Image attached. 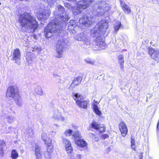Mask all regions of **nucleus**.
I'll use <instances>...</instances> for the list:
<instances>
[{"mask_svg": "<svg viewBox=\"0 0 159 159\" xmlns=\"http://www.w3.org/2000/svg\"><path fill=\"white\" fill-rule=\"evenodd\" d=\"M18 21L22 27L32 29L33 31H34L38 26L36 19L29 13H24L21 15L20 16Z\"/></svg>", "mask_w": 159, "mask_h": 159, "instance_id": "f257e3e1", "label": "nucleus"}, {"mask_svg": "<svg viewBox=\"0 0 159 159\" xmlns=\"http://www.w3.org/2000/svg\"><path fill=\"white\" fill-rule=\"evenodd\" d=\"M94 10L96 11V15L98 16L104 15L110 9L109 5L103 1H99L93 6Z\"/></svg>", "mask_w": 159, "mask_h": 159, "instance_id": "f03ea898", "label": "nucleus"}, {"mask_svg": "<svg viewBox=\"0 0 159 159\" xmlns=\"http://www.w3.org/2000/svg\"><path fill=\"white\" fill-rule=\"evenodd\" d=\"M108 28V22L105 20H102L99 22L91 31L94 34V36L99 37L100 34L102 31H104Z\"/></svg>", "mask_w": 159, "mask_h": 159, "instance_id": "7ed1b4c3", "label": "nucleus"}, {"mask_svg": "<svg viewBox=\"0 0 159 159\" xmlns=\"http://www.w3.org/2000/svg\"><path fill=\"white\" fill-rule=\"evenodd\" d=\"M60 26L58 24L56 23H49L47 26L45 28L44 33L46 38H50L52 35V33H56L60 29Z\"/></svg>", "mask_w": 159, "mask_h": 159, "instance_id": "20e7f679", "label": "nucleus"}, {"mask_svg": "<svg viewBox=\"0 0 159 159\" xmlns=\"http://www.w3.org/2000/svg\"><path fill=\"white\" fill-rule=\"evenodd\" d=\"M73 98L76 101V104L80 107L87 108L88 102L84 100L82 96L78 93L75 94L73 96Z\"/></svg>", "mask_w": 159, "mask_h": 159, "instance_id": "39448f33", "label": "nucleus"}, {"mask_svg": "<svg viewBox=\"0 0 159 159\" xmlns=\"http://www.w3.org/2000/svg\"><path fill=\"white\" fill-rule=\"evenodd\" d=\"M65 39L63 37L59 38L56 45L57 52L58 54L57 57H61L63 52V48L65 45Z\"/></svg>", "mask_w": 159, "mask_h": 159, "instance_id": "423d86ee", "label": "nucleus"}, {"mask_svg": "<svg viewBox=\"0 0 159 159\" xmlns=\"http://www.w3.org/2000/svg\"><path fill=\"white\" fill-rule=\"evenodd\" d=\"M19 94L18 90L15 87L10 86L7 89L6 96L8 98H13L14 99Z\"/></svg>", "mask_w": 159, "mask_h": 159, "instance_id": "0eeeda50", "label": "nucleus"}, {"mask_svg": "<svg viewBox=\"0 0 159 159\" xmlns=\"http://www.w3.org/2000/svg\"><path fill=\"white\" fill-rule=\"evenodd\" d=\"M93 0H80L77 2L78 7L82 10L85 9L89 6Z\"/></svg>", "mask_w": 159, "mask_h": 159, "instance_id": "6e6552de", "label": "nucleus"}, {"mask_svg": "<svg viewBox=\"0 0 159 159\" xmlns=\"http://www.w3.org/2000/svg\"><path fill=\"white\" fill-rule=\"evenodd\" d=\"M149 53L151 57L157 62H159V51L158 50H155L154 49L150 48L149 49Z\"/></svg>", "mask_w": 159, "mask_h": 159, "instance_id": "1a4fd4ad", "label": "nucleus"}, {"mask_svg": "<svg viewBox=\"0 0 159 159\" xmlns=\"http://www.w3.org/2000/svg\"><path fill=\"white\" fill-rule=\"evenodd\" d=\"M119 129L123 137L125 136L128 132V129L125 124L123 122H120L119 125Z\"/></svg>", "mask_w": 159, "mask_h": 159, "instance_id": "9d476101", "label": "nucleus"}, {"mask_svg": "<svg viewBox=\"0 0 159 159\" xmlns=\"http://www.w3.org/2000/svg\"><path fill=\"white\" fill-rule=\"evenodd\" d=\"M82 78L80 77H78L75 78L72 81V84L69 87L70 90H72L75 87L80 84Z\"/></svg>", "mask_w": 159, "mask_h": 159, "instance_id": "9b49d317", "label": "nucleus"}, {"mask_svg": "<svg viewBox=\"0 0 159 159\" xmlns=\"http://www.w3.org/2000/svg\"><path fill=\"white\" fill-rule=\"evenodd\" d=\"M63 141L65 144L66 149L67 153H71L73 150L70 142L66 139H63Z\"/></svg>", "mask_w": 159, "mask_h": 159, "instance_id": "f8f14e48", "label": "nucleus"}, {"mask_svg": "<svg viewBox=\"0 0 159 159\" xmlns=\"http://www.w3.org/2000/svg\"><path fill=\"white\" fill-rule=\"evenodd\" d=\"M52 118L55 120L57 121H63L65 120V118L62 116L60 113L58 112L55 113L53 115Z\"/></svg>", "mask_w": 159, "mask_h": 159, "instance_id": "ddd939ff", "label": "nucleus"}, {"mask_svg": "<svg viewBox=\"0 0 159 159\" xmlns=\"http://www.w3.org/2000/svg\"><path fill=\"white\" fill-rule=\"evenodd\" d=\"M41 137L46 145H47L52 144V140L48 137L46 134L43 133L42 134Z\"/></svg>", "mask_w": 159, "mask_h": 159, "instance_id": "4468645a", "label": "nucleus"}, {"mask_svg": "<svg viewBox=\"0 0 159 159\" xmlns=\"http://www.w3.org/2000/svg\"><path fill=\"white\" fill-rule=\"evenodd\" d=\"M50 12L49 11L45 10L44 13V15L43 16V14L42 13H38L37 15V17L38 19L42 20L43 19H46L50 16Z\"/></svg>", "mask_w": 159, "mask_h": 159, "instance_id": "2eb2a0df", "label": "nucleus"}, {"mask_svg": "<svg viewBox=\"0 0 159 159\" xmlns=\"http://www.w3.org/2000/svg\"><path fill=\"white\" fill-rule=\"evenodd\" d=\"M20 57V50L19 48H16L14 51L12 55V58L15 60H19Z\"/></svg>", "mask_w": 159, "mask_h": 159, "instance_id": "dca6fc26", "label": "nucleus"}, {"mask_svg": "<svg viewBox=\"0 0 159 159\" xmlns=\"http://www.w3.org/2000/svg\"><path fill=\"white\" fill-rule=\"evenodd\" d=\"M75 142L77 145L80 147L84 148L87 147V145L86 142L82 139H78Z\"/></svg>", "mask_w": 159, "mask_h": 159, "instance_id": "f3484780", "label": "nucleus"}, {"mask_svg": "<svg viewBox=\"0 0 159 159\" xmlns=\"http://www.w3.org/2000/svg\"><path fill=\"white\" fill-rule=\"evenodd\" d=\"M74 39H75L77 40L84 41H85L86 39V38L84 35L83 34L81 33L76 35L74 37Z\"/></svg>", "mask_w": 159, "mask_h": 159, "instance_id": "a211bd4d", "label": "nucleus"}, {"mask_svg": "<svg viewBox=\"0 0 159 159\" xmlns=\"http://www.w3.org/2000/svg\"><path fill=\"white\" fill-rule=\"evenodd\" d=\"M121 6L125 13L128 14L130 13L131 10L129 6L123 3H121Z\"/></svg>", "mask_w": 159, "mask_h": 159, "instance_id": "6ab92c4d", "label": "nucleus"}, {"mask_svg": "<svg viewBox=\"0 0 159 159\" xmlns=\"http://www.w3.org/2000/svg\"><path fill=\"white\" fill-rule=\"evenodd\" d=\"M17 105L20 107L23 104V102L22 98H21L20 94H19L16 98L14 99Z\"/></svg>", "mask_w": 159, "mask_h": 159, "instance_id": "aec40b11", "label": "nucleus"}, {"mask_svg": "<svg viewBox=\"0 0 159 159\" xmlns=\"http://www.w3.org/2000/svg\"><path fill=\"white\" fill-rule=\"evenodd\" d=\"M35 154L36 157V159H41V155L40 151V148L36 146L35 147Z\"/></svg>", "mask_w": 159, "mask_h": 159, "instance_id": "412c9836", "label": "nucleus"}, {"mask_svg": "<svg viewBox=\"0 0 159 159\" xmlns=\"http://www.w3.org/2000/svg\"><path fill=\"white\" fill-rule=\"evenodd\" d=\"M95 42V45L97 46H99L100 48L103 47V45H105L104 43L103 42L102 40L99 38H97Z\"/></svg>", "mask_w": 159, "mask_h": 159, "instance_id": "4be33fe9", "label": "nucleus"}, {"mask_svg": "<svg viewBox=\"0 0 159 159\" xmlns=\"http://www.w3.org/2000/svg\"><path fill=\"white\" fill-rule=\"evenodd\" d=\"M82 9L78 7L77 5H76V7H74L73 9V12L75 15H77L81 12Z\"/></svg>", "mask_w": 159, "mask_h": 159, "instance_id": "5701e85b", "label": "nucleus"}, {"mask_svg": "<svg viewBox=\"0 0 159 159\" xmlns=\"http://www.w3.org/2000/svg\"><path fill=\"white\" fill-rule=\"evenodd\" d=\"M18 157V154L16 150L15 149L12 150L11 154V158L12 159H16Z\"/></svg>", "mask_w": 159, "mask_h": 159, "instance_id": "b1692460", "label": "nucleus"}, {"mask_svg": "<svg viewBox=\"0 0 159 159\" xmlns=\"http://www.w3.org/2000/svg\"><path fill=\"white\" fill-rule=\"evenodd\" d=\"M86 19L87 20V25H91L94 20L93 17L91 16H86Z\"/></svg>", "mask_w": 159, "mask_h": 159, "instance_id": "393cba45", "label": "nucleus"}, {"mask_svg": "<svg viewBox=\"0 0 159 159\" xmlns=\"http://www.w3.org/2000/svg\"><path fill=\"white\" fill-rule=\"evenodd\" d=\"M93 109L95 113L98 115L100 116L101 114V112L100 111L98 108V106L96 105H93Z\"/></svg>", "mask_w": 159, "mask_h": 159, "instance_id": "a878e982", "label": "nucleus"}, {"mask_svg": "<svg viewBox=\"0 0 159 159\" xmlns=\"http://www.w3.org/2000/svg\"><path fill=\"white\" fill-rule=\"evenodd\" d=\"M35 92L37 94L41 95L42 93V90L39 86H38L34 89Z\"/></svg>", "mask_w": 159, "mask_h": 159, "instance_id": "bb28decb", "label": "nucleus"}, {"mask_svg": "<svg viewBox=\"0 0 159 159\" xmlns=\"http://www.w3.org/2000/svg\"><path fill=\"white\" fill-rule=\"evenodd\" d=\"M87 20L86 19V16L80 18L79 20V22L80 23L83 25H87Z\"/></svg>", "mask_w": 159, "mask_h": 159, "instance_id": "cd10ccee", "label": "nucleus"}, {"mask_svg": "<svg viewBox=\"0 0 159 159\" xmlns=\"http://www.w3.org/2000/svg\"><path fill=\"white\" fill-rule=\"evenodd\" d=\"M91 125L92 128L98 130V129H99L100 125L98 124L96 122L93 121Z\"/></svg>", "mask_w": 159, "mask_h": 159, "instance_id": "c85d7f7f", "label": "nucleus"}, {"mask_svg": "<svg viewBox=\"0 0 159 159\" xmlns=\"http://www.w3.org/2000/svg\"><path fill=\"white\" fill-rule=\"evenodd\" d=\"M69 19V16L66 14H64L60 16V19L63 21L67 20Z\"/></svg>", "mask_w": 159, "mask_h": 159, "instance_id": "c756f323", "label": "nucleus"}, {"mask_svg": "<svg viewBox=\"0 0 159 159\" xmlns=\"http://www.w3.org/2000/svg\"><path fill=\"white\" fill-rule=\"evenodd\" d=\"M143 157V153L142 152L136 153L135 155V159H142Z\"/></svg>", "mask_w": 159, "mask_h": 159, "instance_id": "7c9ffc66", "label": "nucleus"}, {"mask_svg": "<svg viewBox=\"0 0 159 159\" xmlns=\"http://www.w3.org/2000/svg\"><path fill=\"white\" fill-rule=\"evenodd\" d=\"M26 133L29 136L31 137L34 134L33 130L31 128H29L26 130Z\"/></svg>", "mask_w": 159, "mask_h": 159, "instance_id": "2f4dec72", "label": "nucleus"}, {"mask_svg": "<svg viewBox=\"0 0 159 159\" xmlns=\"http://www.w3.org/2000/svg\"><path fill=\"white\" fill-rule=\"evenodd\" d=\"M72 132V130L71 129H67L64 132V134L67 136H69L71 135Z\"/></svg>", "mask_w": 159, "mask_h": 159, "instance_id": "473e14b6", "label": "nucleus"}, {"mask_svg": "<svg viewBox=\"0 0 159 159\" xmlns=\"http://www.w3.org/2000/svg\"><path fill=\"white\" fill-rule=\"evenodd\" d=\"M89 136L92 138L94 141H97L98 140V137L96 136L94 134L92 133L89 134Z\"/></svg>", "mask_w": 159, "mask_h": 159, "instance_id": "72a5a7b5", "label": "nucleus"}, {"mask_svg": "<svg viewBox=\"0 0 159 159\" xmlns=\"http://www.w3.org/2000/svg\"><path fill=\"white\" fill-rule=\"evenodd\" d=\"M7 119L8 122L9 123L13 122L14 120V118L13 116H8Z\"/></svg>", "mask_w": 159, "mask_h": 159, "instance_id": "f704fd0d", "label": "nucleus"}, {"mask_svg": "<svg viewBox=\"0 0 159 159\" xmlns=\"http://www.w3.org/2000/svg\"><path fill=\"white\" fill-rule=\"evenodd\" d=\"M53 146L52 144L47 145V151L48 152H51L53 151Z\"/></svg>", "mask_w": 159, "mask_h": 159, "instance_id": "c9c22d12", "label": "nucleus"}, {"mask_svg": "<svg viewBox=\"0 0 159 159\" xmlns=\"http://www.w3.org/2000/svg\"><path fill=\"white\" fill-rule=\"evenodd\" d=\"M80 134L79 131H77L73 134V136L76 140H77V138L80 137Z\"/></svg>", "mask_w": 159, "mask_h": 159, "instance_id": "e433bc0d", "label": "nucleus"}, {"mask_svg": "<svg viewBox=\"0 0 159 159\" xmlns=\"http://www.w3.org/2000/svg\"><path fill=\"white\" fill-rule=\"evenodd\" d=\"M98 130H99L100 132H103L105 131V127L103 125H100L99 129H98Z\"/></svg>", "mask_w": 159, "mask_h": 159, "instance_id": "4c0bfd02", "label": "nucleus"}, {"mask_svg": "<svg viewBox=\"0 0 159 159\" xmlns=\"http://www.w3.org/2000/svg\"><path fill=\"white\" fill-rule=\"evenodd\" d=\"M119 62L120 63V64L121 65H122V66H123V64L124 63V60L123 59V57L122 55H119Z\"/></svg>", "mask_w": 159, "mask_h": 159, "instance_id": "58836bf2", "label": "nucleus"}, {"mask_svg": "<svg viewBox=\"0 0 159 159\" xmlns=\"http://www.w3.org/2000/svg\"><path fill=\"white\" fill-rule=\"evenodd\" d=\"M85 61L88 64H89L92 65L94 64L95 61L91 59H86Z\"/></svg>", "mask_w": 159, "mask_h": 159, "instance_id": "ea45409f", "label": "nucleus"}, {"mask_svg": "<svg viewBox=\"0 0 159 159\" xmlns=\"http://www.w3.org/2000/svg\"><path fill=\"white\" fill-rule=\"evenodd\" d=\"M135 142L134 139H133L132 137L131 138V147L132 149H135Z\"/></svg>", "mask_w": 159, "mask_h": 159, "instance_id": "a19ab883", "label": "nucleus"}, {"mask_svg": "<svg viewBox=\"0 0 159 159\" xmlns=\"http://www.w3.org/2000/svg\"><path fill=\"white\" fill-rule=\"evenodd\" d=\"M32 55V54L30 52H28L26 54V59L28 61H29L32 59L31 57H29V56H30Z\"/></svg>", "mask_w": 159, "mask_h": 159, "instance_id": "79ce46f5", "label": "nucleus"}, {"mask_svg": "<svg viewBox=\"0 0 159 159\" xmlns=\"http://www.w3.org/2000/svg\"><path fill=\"white\" fill-rule=\"evenodd\" d=\"M120 25V22H118V25L117 26H115V30H116L117 31L120 28V26L119 25Z\"/></svg>", "mask_w": 159, "mask_h": 159, "instance_id": "37998d69", "label": "nucleus"}, {"mask_svg": "<svg viewBox=\"0 0 159 159\" xmlns=\"http://www.w3.org/2000/svg\"><path fill=\"white\" fill-rule=\"evenodd\" d=\"M64 7L61 5H59L58 7V9L59 11H62L64 9Z\"/></svg>", "mask_w": 159, "mask_h": 159, "instance_id": "c03bdc74", "label": "nucleus"}, {"mask_svg": "<svg viewBox=\"0 0 159 159\" xmlns=\"http://www.w3.org/2000/svg\"><path fill=\"white\" fill-rule=\"evenodd\" d=\"M102 137L103 139H104L106 138H108V135L107 134H104L102 135Z\"/></svg>", "mask_w": 159, "mask_h": 159, "instance_id": "a18cd8bd", "label": "nucleus"}, {"mask_svg": "<svg viewBox=\"0 0 159 159\" xmlns=\"http://www.w3.org/2000/svg\"><path fill=\"white\" fill-rule=\"evenodd\" d=\"M42 49L40 47H37L36 48V51H37V52L39 53L41 51Z\"/></svg>", "mask_w": 159, "mask_h": 159, "instance_id": "49530a36", "label": "nucleus"}, {"mask_svg": "<svg viewBox=\"0 0 159 159\" xmlns=\"http://www.w3.org/2000/svg\"><path fill=\"white\" fill-rule=\"evenodd\" d=\"M82 156L81 154H78L76 155V158L77 159H81Z\"/></svg>", "mask_w": 159, "mask_h": 159, "instance_id": "de8ad7c7", "label": "nucleus"}, {"mask_svg": "<svg viewBox=\"0 0 159 159\" xmlns=\"http://www.w3.org/2000/svg\"><path fill=\"white\" fill-rule=\"evenodd\" d=\"M157 128L158 129H159V120L158 122V124L157 126Z\"/></svg>", "mask_w": 159, "mask_h": 159, "instance_id": "09e8293b", "label": "nucleus"}, {"mask_svg": "<svg viewBox=\"0 0 159 159\" xmlns=\"http://www.w3.org/2000/svg\"><path fill=\"white\" fill-rule=\"evenodd\" d=\"M37 47H35L34 48H33V50H32L33 51H36V48Z\"/></svg>", "mask_w": 159, "mask_h": 159, "instance_id": "8fccbe9b", "label": "nucleus"}, {"mask_svg": "<svg viewBox=\"0 0 159 159\" xmlns=\"http://www.w3.org/2000/svg\"><path fill=\"white\" fill-rule=\"evenodd\" d=\"M45 11H44L43 12H42V13L43 14V16H44V15Z\"/></svg>", "mask_w": 159, "mask_h": 159, "instance_id": "3c124183", "label": "nucleus"}, {"mask_svg": "<svg viewBox=\"0 0 159 159\" xmlns=\"http://www.w3.org/2000/svg\"><path fill=\"white\" fill-rule=\"evenodd\" d=\"M107 150H108V152H109L110 151V148H108Z\"/></svg>", "mask_w": 159, "mask_h": 159, "instance_id": "603ef678", "label": "nucleus"}, {"mask_svg": "<svg viewBox=\"0 0 159 159\" xmlns=\"http://www.w3.org/2000/svg\"><path fill=\"white\" fill-rule=\"evenodd\" d=\"M73 26L72 25H70L69 26H68V27H69V28L71 27H72Z\"/></svg>", "mask_w": 159, "mask_h": 159, "instance_id": "864d4df0", "label": "nucleus"}, {"mask_svg": "<svg viewBox=\"0 0 159 159\" xmlns=\"http://www.w3.org/2000/svg\"><path fill=\"white\" fill-rule=\"evenodd\" d=\"M56 125V126H57V127H58V125Z\"/></svg>", "mask_w": 159, "mask_h": 159, "instance_id": "5fc2aeb1", "label": "nucleus"}, {"mask_svg": "<svg viewBox=\"0 0 159 159\" xmlns=\"http://www.w3.org/2000/svg\"><path fill=\"white\" fill-rule=\"evenodd\" d=\"M0 152H1V150L0 149Z\"/></svg>", "mask_w": 159, "mask_h": 159, "instance_id": "6e6d98bb", "label": "nucleus"}, {"mask_svg": "<svg viewBox=\"0 0 159 159\" xmlns=\"http://www.w3.org/2000/svg\"><path fill=\"white\" fill-rule=\"evenodd\" d=\"M82 105H83V103H82Z\"/></svg>", "mask_w": 159, "mask_h": 159, "instance_id": "4d7b16f0", "label": "nucleus"}, {"mask_svg": "<svg viewBox=\"0 0 159 159\" xmlns=\"http://www.w3.org/2000/svg\"><path fill=\"white\" fill-rule=\"evenodd\" d=\"M1 4V3L0 2V5Z\"/></svg>", "mask_w": 159, "mask_h": 159, "instance_id": "13d9d810", "label": "nucleus"}]
</instances>
